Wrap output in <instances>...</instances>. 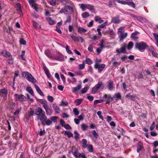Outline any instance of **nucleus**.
Wrapping results in <instances>:
<instances>
[{"label": "nucleus", "instance_id": "obj_20", "mask_svg": "<svg viewBox=\"0 0 158 158\" xmlns=\"http://www.w3.org/2000/svg\"><path fill=\"white\" fill-rule=\"evenodd\" d=\"M81 88V85L79 84L76 87H73L72 89V91L73 93H75L77 91L79 90Z\"/></svg>", "mask_w": 158, "mask_h": 158}, {"label": "nucleus", "instance_id": "obj_50", "mask_svg": "<svg viewBox=\"0 0 158 158\" xmlns=\"http://www.w3.org/2000/svg\"><path fill=\"white\" fill-rule=\"evenodd\" d=\"M87 98L90 101H93L94 99L93 96L89 95V94H87Z\"/></svg>", "mask_w": 158, "mask_h": 158}, {"label": "nucleus", "instance_id": "obj_57", "mask_svg": "<svg viewBox=\"0 0 158 158\" xmlns=\"http://www.w3.org/2000/svg\"><path fill=\"white\" fill-rule=\"evenodd\" d=\"M115 96L116 98L119 99H121V94L119 93H118L116 94L115 95Z\"/></svg>", "mask_w": 158, "mask_h": 158}, {"label": "nucleus", "instance_id": "obj_53", "mask_svg": "<svg viewBox=\"0 0 158 158\" xmlns=\"http://www.w3.org/2000/svg\"><path fill=\"white\" fill-rule=\"evenodd\" d=\"M71 21V17L70 16H68L67 19L65 21L64 23L66 24L67 23H69Z\"/></svg>", "mask_w": 158, "mask_h": 158}, {"label": "nucleus", "instance_id": "obj_31", "mask_svg": "<svg viewBox=\"0 0 158 158\" xmlns=\"http://www.w3.org/2000/svg\"><path fill=\"white\" fill-rule=\"evenodd\" d=\"M45 111L46 112V114L47 115L50 116L52 115V110L51 108L48 109Z\"/></svg>", "mask_w": 158, "mask_h": 158}, {"label": "nucleus", "instance_id": "obj_27", "mask_svg": "<svg viewBox=\"0 0 158 158\" xmlns=\"http://www.w3.org/2000/svg\"><path fill=\"white\" fill-rule=\"evenodd\" d=\"M88 4H81L80 5V8L82 9V11H84L87 9Z\"/></svg>", "mask_w": 158, "mask_h": 158}, {"label": "nucleus", "instance_id": "obj_6", "mask_svg": "<svg viewBox=\"0 0 158 158\" xmlns=\"http://www.w3.org/2000/svg\"><path fill=\"white\" fill-rule=\"evenodd\" d=\"M116 2L123 5H128L133 7H135V4L132 1V0H126V1L116 0Z\"/></svg>", "mask_w": 158, "mask_h": 158}, {"label": "nucleus", "instance_id": "obj_13", "mask_svg": "<svg viewBox=\"0 0 158 158\" xmlns=\"http://www.w3.org/2000/svg\"><path fill=\"white\" fill-rule=\"evenodd\" d=\"M72 153L76 158H78L79 154H80L78 152L77 149H73L72 151Z\"/></svg>", "mask_w": 158, "mask_h": 158}, {"label": "nucleus", "instance_id": "obj_49", "mask_svg": "<svg viewBox=\"0 0 158 158\" xmlns=\"http://www.w3.org/2000/svg\"><path fill=\"white\" fill-rule=\"evenodd\" d=\"M38 101L41 103L43 105L45 104L47 102L45 99H39Z\"/></svg>", "mask_w": 158, "mask_h": 158}, {"label": "nucleus", "instance_id": "obj_43", "mask_svg": "<svg viewBox=\"0 0 158 158\" xmlns=\"http://www.w3.org/2000/svg\"><path fill=\"white\" fill-rule=\"evenodd\" d=\"M82 101V99H78L75 100V103L77 105H79L81 104Z\"/></svg>", "mask_w": 158, "mask_h": 158}, {"label": "nucleus", "instance_id": "obj_7", "mask_svg": "<svg viewBox=\"0 0 158 158\" xmlns=\"http://www.w3.org/2000/svg\"><path fill=\"white\" fill-rule=\"evenodd\" d=\"M127 47V44L125 43H123L121 45V47L120 49L117 48L116 49V52L118 54L121 53H126Z\"/></svg>", "mask_w": 158, "mask_h": 158}, {"label": "nucleus", "instance_id": "obj_51", "mask_svg": "<svg viewBox=\"0 0 158 158\" xmlns=\"http://www.w3.org/2000/svg\"><path fill=\"white\" fill-rule=\"evenodd\" d=\"M65 48L66 49V51L67 53L69 54H72V52L69 50V46L68 45H67L66 46Z\"/></svg>", "mask_w": 158, "mask_h": 158}, {"label": "nucleus", "instance_id": "obj_8", "mask_svg": "<svg viewBox=\"0 0 158 158\" xmlns=\"http://www.w3.org/2000/svg\"><path fill=\"white\" fill-rule=\"evenodd\" d=\"M15 100L17 101H19L20 102H22L25 100L26 98V97L22 94H15L14 95Z\"/></svg>", "mask_w": 158, "mask_h": 158}, {"label": "nucleus", "instance_id": "obj_40", "mask_svg": "<svg viewBox=\"0 0 158 158\" xmlns=\"http://www.w3.org/2000/svg\"><path fill=\"white\" fill-rule=\"evenodd\" d=\"M85 62L87 64L89 65L93 63V61L87 57L86 58Z\"/></svg>", "mask_w": 158, "mask_h": 158}, {"label": "nucleus", "instance_id": "obj_1", "mask_svg": "<svg viewBox=\"0 0 158 158\" xmlns=\"http://www.w3.org/2000/svg\"><path fill=\"white\" fill-rule=\"evenodd\" d=\"M35 114L37 116V120L40 121L42 125L49 126L52 124V121L49 119H47L44 112L41 108H37L35 110Z\"/></svg>", "mask_w": 158, "mask_h": 158}, {"label": "nucleus", "instance_id": "obj_19", "mask_svg": "<svg viewBox=\"0 0 158 158\" xmlns=\"http://www.w3.org/2000/svg\"><path fill=\"white\" fill-rule=\"evenodd\" d=\"M35 86L37 92L41 96H44L43 92H42V90L40 89L39 86L36 85H35Z\"/></svg>", "mask_w": 158, "mask_h": 158}, {"label": "nucleus", "instance_id": "obj_22", "mask_svg": "<svg viewBox=\"0 0 158 158\" xmlns=\"http://www.w3.org/2000/svg\"><path fill=\"white\" fill-rule=\"evenodd\" d=\"M94 19L96 22H98L99 23H101L104 22V20L101 19V18L99 16H96L94 17Z\"/></svg>", "mask_w": 158, "mask_h": 158}, {"label": "nucleus", "instance_id": "obj_24", "mask_svg": "<svg viewBox=\"0 0 158 158\" xmlns=\"http://www.w3.org/2000/svg\"><path fill=\"white\" fill-rule=\"evenodd\" d=\"M87 31V29H85L82 27H79L78 28V32L80 33H84Z\"/></svg>", "mask_w": 158, "mask_h": 158}, {"label": "nucleus", "instance_id": "obj_35", "mask_svg": "<svg viewBox=\"0 0 158 158\" xmlns=\"http://www.w3.org/2000/svg\"><path fill=\"white\" fill-rule=\"evenodd\" d=\"M131 37L134 40H136L138 39L137 36V32H135L132 33L131 35Z\"/></svg>", "mask_w": 158, "mask_h": 158}, {"label": "nucleus", "instance_id": "obj_55", "mask_svg": "<svg viewBox=\"0 0 158 158\" xmlns=\"http://www.w3.org/2000/svg\"><path fill=\"white\" fill-rule=\"evenodd\" d=\"M84 115L83 113H82L78 117V119L80 120H83L84 119Z\"/></svg>", "mask_w": 158, "mask_h": 158}, {"label": "nucleus", "instance_id": "obj_44", "mask_svg": "<svg viewBox=\"0 0 158 158\" xmlns=\"http://www.w3.org/2000/svg\"><path fill=\"white\" fill-rule=\"evenodd\" d=\"M97 114L99 118L101 119L102 120H104V118L103 116L102 115V112L100 111H99L97 112Z\"/></svg>", "mask_w": 158, "mask_h": 158}, {"label": "nucleus", "instance_id": "obj_36", "mask_svg": "<svg viewBox=\"0 0 158 158\" xmlns=\"http://www.w3.org/2000/svg\"><path fill=\"white\" fill-rule=\"evenodd\" d=\"M108 25V22L107 21L105 22L102 24L98 26V27L99 28H104L106 26Z\"/></svg>", "mask_w": 158, "mask_h": 158}, {"label": "nucleus", "instance_id": "obj_58", "mask_svg": "<svg viewBox=\"0 0 158 158\" xmlns=\"http://www.w3.org/2000/svg\"><path fill=\"white\" fill-rule=\"evenodd\" d=\"M155 126V123L153 122L150 127V129L151 131H152L154 130Z\"/></svg>", "mask_w": 158, "mask_h": 158}, {"label": "nucleus", "instance_id": "obj_30", "mask_svg": "<svg viewBox=\"0 0 158 158\" xmlns=\"http://www.w3.org/2000/svg\"><path fill=\"white\" fill-rule=\"evenodd\" d=\"M59 1L58 0H50L49 3L52 6H55L56 5V2Z\"/></svg>", "mask_w": 158, "mask_h": 158}, {"label": "nucleus", "instance_id": "obj_9", "mask_svg": "<svg viewBox=\"0 0 158 158\" xmlns=\"http://www.w3.org/2000/svg\"><path fill=\"white\" fill-rule=\"evenodd\" d=\"M52 59L62 61L64 60V57L61 54L56 52L53 54Z\"/></svg>", "mask_w": 158, "mask_h": 158}, {"label": "nucleus", "instance_id": "obj_2", "mask_svg": "<svg viewBox=\"0 0 158 158\" xmlns=\"http://www.w3.org/2000/svg\"><path fill=\"white\" fill-rule=\"evenodd\" d=\"M124 27H121L118 29V33L119 35L118 37L120 38V40L122 42L127 35V33L124 32Z\"/></svg>", "mask_w": 158, "mask_h": 158}, {"label": "nucleus", "instance_id": "obj_28", "mask_svg": "<svg viewBox=\"0 0 158 158\" xmlns=\"http://www.w3.org/2000/svg\"><path fill=\"white\" fill-rule=\"evenodd\" d=\"M89 87L87 86H85L84 88L82 89L81 91V94H84L86 93L89 89Z\"/></svg>", "mask_w": 158, "mask_h": 158}, {"label": "nucleus", "instance_id": "obj_32", "mask_svg": "<svg viewBox=\"0 0 158 158\" xmlns=\"http://www.w3.org/2000/svg\"><path fill=\"white\" fill-rule=\"evenodd\" d=\"M82 147L85 148H87V140L85 139H83L82 140Z\"/></svg>", "mask_w": 158, "mask_h": 158}, {"label": "nucleus", "instance_id": "obj_45", "mask_svg": "<svg viewBox=\"0 0 158 158\" xmlns=\"http://www.w3.org/2000/svg\"><path fill=\"white\" fill-rule=\"evenodd\" d=\"M73 112L74 114L76 115H78L79 114V111L78 109L76 108L73 109Z\"/></svg>", "mask_w": 158, "mask_h": 158}, {"label": "nucleus", "instance_id": "obj_16", "mask_svg": "<svg viewBox=\"0 0 158 158\" xmlns=\"http://www.w3.org/2000/svg\"><path fill=\"white\" fill-rule=\"evenodd\" d=\"M52 107L56 113L58 114L60 113V108L55 104H52Z\"/></svg>", "mask_w": 158, "mask_h": 158}, {"label": "nucleus", "instance_id": "obj_17", "mask_svg": "<svg viewBox=\"0 0 158 158\" xmlns=\"http://www.w3.org/2000/svg\"><path fill=\"white\" fill-rule=\"evenodd\" d=\"M108 89L110 90H113L114 88L113 82L111 81H108Z\"/></svg>", "mask_w": 158, "mask_h": 158}, {"label": "nucleus", "instance_id": "obj_61", "mask_svg": "<svg viewBox=\"0 0 158 158\" xmlns=\"http://www.w3.org/2000/svg\"><path fill=\"white\" fill-rule=\"evenodd\" d=\"M126 97L130 99L135 98L134 96L131 95L130 94H127L126 95Z\"/></svg>", "mask_w": 158, "mask_h": 158}, {"label": "nucleus", "instance_id": "obj_23", "mask_svg": "<svg viewBox=\"0 0 158 158\" xmlns=\"http://www.w3.org/2000/svg\"><path fill=\"white\" fill-rule=\"evenodd\" d=\"M70 36L74 42L79 41V37L75 36L73 34H71Z\"/></svg>", "mask_w": 158, "mask_h": 158}, {"label": "nucleus", "instance_id": "obj_14", "mask_svg": "<svg viewBox=\"0 0 158 158\" xmlns=\"http://www.w3.org/2000/svg\"><path fill=\"white\" fill-rule=\"evenodd\" d=\"M107 95L105 94L104 95L103 97L106 98V99L105 100V101L107 103H109L110 102L112 101L113 100V98L110 95H109L107 97Z\"/></svg>", "mask_w": 158, "mask_h": 158}, {"label": "nucleus", "instance_id": "obj_42", "mask_svg": "<svg viewBox=\"0 0 158 158\" xmlns=\"http://www.w3.org/2000/svg\"><path fill=\"white\" fill-rule=\"evenodd\" d=\"M74 134H75L74 138L76 140H77L79 138V134L78 133V132L77 131H75L74 132Z\"/></svg>", "mask_w": 158, "mask_h": 158}, {"label": "nucleus", "instance_id": "obj_41", "mask_svg": "<svg viewBox=\"0 0 158 158\" xmlns=\"http://www.w3.org/2000/svg\"><path fill=\"white\" fill-rule=\"evenodd\" d=\"M88 150L89 152H92L93 151V146L91 144H89L87 146Z\"/></svg>", "mask_w": 158, "mask_h": 158}, {"label": "nucleus", "instance_id": "obj_34", "mask_svg": "<svg viewBox=\"0 0 158 158\" xmlns=\"http://www.w3.org/2000/svg\"><path fill=\"white\" fill-rule=\"evenodd\" d=\"M27 90L28 92L30 94L33 96L34 95L33 91L31 87H27Z\"/></svg>", "mask_w": 158, "mask_h": 158}, {"label": "nucleus", "instance_id": "obj_59", "mask_svg": "<svg viewBox=\"0 0 158 158\" xmlns=\"http://www.w3.org/2000/svg\"><path fill=\"white\" fill-rule=\"evenodd\" d=\"M47 98L49 101L51 102H52L53 101L54 99L52 96L48 95L47 96Z\"/></svg>", "mask_w": 158, "mask_h": 158}, {"label": "nucleus", "instance_id": "obj_29", "mask_svg": "<svg viewBox=\"0 0 158 158\" xmlns=\"http://www.w3.org/2000/svg\"><path fill=\"white\" fill-rule=\"evenodd\" d=\"M65 134L67 135L68 138H70L73 137V134L70 131H65Z\"/></svg>", "mask_w": 158, "mask_h": 158}, {"label": "nucleus", "instance_id": "obj_21", "mask_svg": "<svg viewBox=\"0 0 158 158\" xmlns=\"http://www.w3.org/2000/svg\"><path fill=\"white\" fill-rule=\"evenodd\" d=\"M46 19L48 22L49 24L51 25H53L55 24V21L50 17L47 18Z\"/></svg>", "mask_w": 158, "mask_h": 158}, {"label": "nucleus", "instance_id": "obj_39", "mask_svg": "<svg viewBox=\"0 0 158 158\" xmlns=\"http://www.w3.org/2000/svg\"><path fill=\"white\" fill-rule=\"evenodd\" d=\"M105 44L104 40H102L101 42V44L99 45L100 46V48L101 49H102L103 48H105V46L104 45Z\"/></svg>", "mask_w": 158, "mask_h": 158}, {"label": "nucleus", "instance_id": "obj_26", "mask_svg": "<svg viewBox=\"0 0 158 158\" xmlns=\"http://www.w3.org/2000/svg\"><path fill=\"white\" fill-rule=\"evenodd\" d=\"M66 8L69 10V12L70 14L72 13L74 11V9L73 7L69 5H67L65 6Z\"/></svg>", "mask_w": 158, "mask_h": 158}, {"label": "nucleus", "instance_id": "obj_62", "mask_svg": "<svg viewBox=\"0 0 158 158\" xmlns=\"http://www.w3.org/2000/svg\"><path fill=\"white\" fill-rule=\"evenodd\" d=\"M34 114V111L33 110H31L28 112V116L29 118L32 116Z\"/></svg>", "mask_w": 158, "mask_h": 158}, {"label": "nucleus", "instance_id": "obj_38", "mask_svg": "<svg viewBox=\"0 0 158 158\" xmlns=\"http://www.w3.org/2000/svg\"><path fill=\"white\" fill-rule=\"evenodd\" d=\"M105 67V64H102L100 65L98 69V70L99 72H101L103 70Z\"/></svg>", "mask_w": 158, "mask_h": 158}, {"label": "nucleus", "instance_id": "obj_12", "mask_svg": "<svg viewBox=\"0 0 158 158\" xmlns=\"http://www.w3.org/2000/svg\"><path fill=\"white\" fill-rule=\"evenodd\" d=\"M121 22V20L119 19L118 16L113 17L112 18L111 23L118 24Z\"/></svg>", "mask_w": 158, "mask_h": 158}, {"label": "nucleus", "instance_id": "obj_18", "mask_svg": "<svg viewBox=\"0 0 158 158\" xmlns=\"http://www.w3.org/2000/svg\"><path fill=\"white\" fill-rule=\"evenodd\" d=\"M87 9H88L92 12H94L95 10L94 6L92 5L89 4H88Z\"/></svg>", "mask_w": 158, "mask_h": 158}, {"label": "nucleus", "instance_id": "obj_47", "mask_svg": "<svg viewBox=\"0 0 158 158\" xmlns=\"http://www.w3.org/2000/svg\"><path fill=\"white\" fill-rule=\"evenodd\" d=\"M104 101L103 99L96 100H94V103L95 105H96L98 103L102 102Z\"/></svg>", "mask_w": 158, "mask_h": 158}, {"label": "nucleus", "instance_id": "obj_56", "mask_svg": "<svg viewBox=\"0 0 158 158\" xmlns=\"http://www.w3.org/2000/svg\"><path fill=\"white\" fill-rule=\"evenodd\" d=\"M21 110V108L20 107L19 108L17 109L16 111L14 113V114L15 115L19 114Z\"/></svg>", "mask_w": 158, "mask_h": 158}, {"label": "nucleus", "instance_id": "obj_3", "mask_svg": "<svg viewBox=\"0 0 158 158\" xmlns=\"http://www.w3.org/2000/svg\"><path fill=\"white\" fill-rule=\"evenodd\" d=\"M148 46L146 43L143 42H137L135 44V48L139 51L143 52Z\"/></svg>", "mask_w": 158, "mask_h": 158}, {"label": "nucleus", "instance_id": "obj_37", "mask_svg": "<svg viewBox=\"0 0 158 158\" xmlns=\"http://www.w3.org/2000/svg\"><path fill=\"white\" fill-rule=\"evenodd\" d=\"M89 13L87 12H85L81 14V16L83 18H86L89 16Z\"/></svg>", "mask_w": 158, "mask_h": 158}, {"label": "nucleus", "instance_id": "obj_52", "mask_svg": "<svg viewBox=\"0 0 158 158\" xmlns=\"http://www.w3.org/2000/svg\"><path fill=\"white\" fill-rule=\"evenodd\" d=\"M68 105V102H64V101H62L61 104L60 105L61 106H67Z\"/></svg>", "mask_w": 158, "mask_h": 158}, {"label": "nucleus", "instance_id": "obj_11", "mask_svg": "<svg viewBox=\"0 0 158 158\" xmlns=\"http://www.w3.org/2000/svg\"><path fill=\"white\" fill-rule=\"evenodd\" d=\"M45 54L49 58L52 59L53 56V54L52 55L51 52V51L50 49H48L45 51Z\"/></svg>", "mask_w": 158, "mask_h": 158}, {"label": "nucleus", "instance_id": "obj_4", "mask_svg": "<svg viewBox=\"0 0 158 158\" xmlns=\"http://www.w3.org/2000/svg\"><path fill=\"white\" fill-rule=\"evenodd\" d=\"M22 75L30 82L33 83H35L36 82V81L34 77L29 73L26 72H23L22 73Z\"/></svg>", "mask_w": 158, "mask_h": 158}, {"label": "nucleus", "instance_id": "obj_64", "mask_svg": "<svg viewBox=\"0 0 158 158\" xmlns=\"http://www.w3.org/2000/svg\"><path fill=\"white\" fill-rule=\"evenodd\" d=\"M81 157L82 158H87L85 155L83 153H80L78 156V158H80Z\"/></svg>", "mask_w": 158, "mask_h": 158}, {"label": "nucleus", "instance_id": "obj_48", "mask_svg": "<svg viewBox=\"0 0 158 158\" xmlns=\"http://www.w3.org/2000/svg\"><path fill=\"white\" fill-rule=\"evenodd\" d=\"M153 35L155 37L156 40V44L158 47V35H156V33H154Z\"/></svg>", "mask_w": 158, "mask_h": 158}, {"label": "nucleus", "instance_id": "obj_10", "mask_svg": "<svg viewBox=\"0 0 158 158\" xmlns=\"http://www.w3.org/2000/svg\"><path fill=\"white\" fill-rule=\"evenodd\" d=\"M7 94V89H4L0 90V96L4 98L6 97Z\"/></svg>", "mask_w": 158, "mask_h": 158}, {"label": "nucleus", "instance_id": "obj_46", "mask_svg": "<svg viewBox=\"0 0 158 158\" xmlns=\"http://www.w3.org/2000/svg\"><path fill=\"white\" fill-rule=\"evenodd\" d=\"M92 133L94 137L96 139H97L98 136V134L97 133L96 131L95 130H93L92 132Z\"/></svg>", "mask_w": 158, "mask_h": 158}, {"label": "nucleus", "instance_id": "obj_25", "mask_svg": "<svg viewBox=\"0 0 158 158\" xmlns=\"http://www.w3.org/2000/svg\"><path fill=\"white\" fill-rule=\"evenodd\" d=\"M134 45L133 42L131 41H130L128 45H127V48L128 50H130L133 48Z\"/></svg>", "mask_w": 158, "mask_h": 158}, {"label": "nucleus", "instance_id": "obj_5", "mask_svg": "<svg viewBox=\"0 0 158 158\" xmlns=\"http://www.w3.org/2000/svg\"><path fill=\"white\" fill-rule=\"evenodd\" d=\"M104 87V85L102 81L98 82V83L92 88L91 93L95 94L99 89L101 88L102 89H103Z\"/></svg>", "mask_w": 158, "mask_h": 158}, {"label": "nucleus", "instance_id": "obj_15", "mask_svg": "<svg viewBox=\"0 0 158 158\" xmlns=\"http://www.w3.org/2000/svg\"><path fill=\"white\" fill-rule=\"evenodd\" d=\"M59 1L62 3L63 4L66 6L68 4L71 5V2L69 0H58Z\"/></svg>", "mask_w": 158, "mask_h": 158}, {"label": "nucleus", "instance_id": "obj_54", "mask_svg": "<svg viewBox=\"0 0 158 158\" xmlns=\"http://www.w3.org/2000/svg\"><path fill=\"white\" fill-rule=\"evenodd\" d=\"M43 106L45 110H48V109H49L50 108L49 107V106L48 104V103L47 102L44 105H43Z\"/></svg>", "mask_w": 158, "mask_h": 158}, {"label": "nucleus", "instance_id": "obj_33", "mask_svg": "<svg viewBox=\"0 0 158 158\" xmlns=\"http://www.w3.org/2000/svg\"><path fill=\"white\" fill-rule=\"evenodd\" d=\"M88 126L86 124L83 123L81 125V128L83 131H85L88 128Z\"/></svg>", "mask_w": 158, "mask_h": 158}, {"label": "nucleus", "instance_id": "obj_63", "mask_svg": "<svg viewBox=\"0 0 158 158\" xmlns=\"http://www.w3.org/2000/svg\"><path fill=\"white\" fill-rule=\"evenodd\" d=\"M79 68L81 69H83L85 67V64L83 63L79 65Z\"/></svg>", "mask_w": 158, "mask_h": 158}, {"label": "nucleus", "instance_id": "obj_60", "mask_svg": "<svg viewBox=\"0 0 158 158\" xmlns=\"http://www.w3.org/2000/svg\"><path fill=\"white\" fill-rule=\"evenodd\" d=\"M20 44L23 45H25L26 44V42L23 38H21L20 39Z\"/></svg>", "mask_w": 158, "mask_h": 158}]
</instances>
